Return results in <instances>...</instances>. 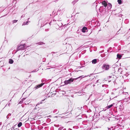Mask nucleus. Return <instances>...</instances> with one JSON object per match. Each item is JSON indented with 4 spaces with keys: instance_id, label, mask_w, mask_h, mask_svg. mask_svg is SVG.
Listing matches in <instances>:
<instances>
[{
    "instance_id": "obj_46",
    "label": "nucleus",
    "mask_w": 130,
    "mask_h": 130,
    "mask_svg": "<svg viewBox=\"0 0 130 130\" xmlns=\"http://www.w3.org/2000/svg\"><path fill=\"white\" fill-rule=\"evenodd\" d=\"M51 22L50 23H49V24H50V23H51Z\"/></svg>"
},
{
    "instance_id": "obj_43",
    "label": "nucleus",
    "mask_w": 130,
    "mask_h": 130,
    "mask_svg": "<svg viewBox=\"0 0 130 130\" xmlns=\"http://www.w3.org/2000/svg\"><path fill=\"white\" fill-rule=\"evenodd\" d=\"M97 80V81H96V82H98V80Z\"/></svg>"
},
{
    "instance_id": "obj_51",
    "label": "nucleus",
    "mask_w": 130,
    "mask_h": 130,
    "mask_svg": "<svg viewBox=\"0 0 130 130\" xmlns=\"http://www.w3.org/2000/svg\"><path fill=\"white\" fill-rule=\"evenodd\" d=\"M129 30H130V29H129Z\"/></svg>"
},
{
    "instance_id": "obj_25",
    "label": "nucleus",
    "mask_w": 130,
    "mask_h": 130,
    "mask_svg": "<svg viewBox=\"0 0 130 130\" xmlns=\"http://www.w3.org/2000/svg\"><path fill=\"white\" fill-rule=\"evenodd\" d=\"M11 113H9L8 115H7V116L6 117V118H7V119H9V116H11Z\"/></svg>"
},
{
    "instance_id": "obj_16",
    "label": "nucleus",
    "mask_w": 130,
    "mask_h": 130,
    "mask_svg": "<svg viewBox=\"0 0 130 130\" xmlns=\"http://www.w3.org/2000/svg\"><path fill=\"white\" fill-rule=\"evenodd\" d=\"M117 58H118L120 59L122 57V55L119 54H118L117 55Z\"/></svg>"
},
{
    "instance_id": "obj_11",
    "label": "nucleus",
    "mask_w": 130,
    "mask_h": 130,
    "mask_svg": "<svg viewBox=\"0 0 130 130\" xmlns=\"http://www.w3.org/2000/svg\"><path fill=\"white\" fill-rule=\"evenodd\" d=\"M87 30V28L86 27H84L82 29V31L83 32H85L86 30Z\"/></svg>"
},
{
    "instance_id": "obj_29",
    "label": "nucleus",
    "mask_w": 130,
    "mask_h": 130,
    "mask_svg": "<svg viewBox=\"0 0 130 130\" xmlns=\"http://www.w3.org/2000/svg\"><path fill=\"white\" fill-rule=\"evenodd\" d=\"M118 15L119 17H121L123 15L121 14H120L119 13L118 14Z\"/></svg>"
},
{
    "instance_id": "obj_35",
    "label": "nucleus",
    "mask_w": 130,
    "mask_h": 130,
    "mask_svg": "<svg viewBox=\"0 0 130 130\" xmlns=\"http://www.w3.org/2000/svg\"><path fill=\"white\" fill-rule=\"evenodd\" d=\"M61 20L60 19L59 20H57V21H61Z\"/></svg>"
},
{
    "instance_id": "obj_9",
    "label": "nucleus",
    "mask_w": 130,
    "mask_h": 130,
    "mask_svg": "<svg viewBox=\"0 0 130 130\" xmlns=\"http://www.w3.org/2000/svg\"><path fill=\"white\" fill-rule=\"evenodd\" d=\"M62 23H61L58 24H57L56 25V28L58 29L59 30H61V27H62Z\"/></svg>"
},
{
    "instance_id": "obj_23",
    "label": "nucleus",
    "mask_w": 130,
    "mask_h": 130,
    "mask_svg": "<svg viewBox=\"0 0 130 130\" xmlns=\"http://www.w3.org/2000/svg\"><path fill=\"white\" fill-rule=\"evenodd\" d=\"M108 130H114L113 127L112 126L110 128L107 127Z\"/></svg>"
},
{
    "instance_id": "obj_1",
    "label": "nucleus",
    "mask_w": 130,
    "mask_h": 130,
    "mask_svg": "<svg viewBox=\"0 0 130 130\" xmlns=\"http://www.w3.org/2000/svg\"><path fill=\"white\" fill-rule=\"evenodd\" d=\"M122 93V96L124 98V101L126 102L128 101L129 100H130V97L129 96L128 93L124 92L123 91Z\"/></svg>"
},
{
    "instance_id": "obj_7",
    "label": "nucleus",
    "mask_w": 130,
    "mask_h": 130,
    "mask_svg": "<svg viewBox=\"0 0 130 130\" xmlns=\"http://www.w3.org/2000/svg\"><path fill=\"white\" fill-rule=\"evenodd\" d=\"M44 84V83H42L40 84H38V85H36L34 88V89L35 90L36 89H38V88L42 87Z\"/></svg>"
},
{
    "instance_id": "obj_17",
    "label": "nucleus",
    "mask_w": 130,
    "mask_h": 130,
    "mask_svg": "<svg viewBox=\"0 0 130 130\" xmlns=\"http://www.w3.org/2000/svg\"><path fill=\"white\" fill-rule=\"evenodd\" d=\"M44 43L43 42H40L38 43H36L35 44H38L39 45H42L43 44H44Z\"/></svg>"
},
{
    "instance_id": "obj_28",
    "label": "nucleus",
    "mask_w": 130,
    "mask_h": 130,
    "mask_svg": "<svg viewBox=\"0 0 130 130\" xmlns=\"http://www.w3.org/2000/svg\"><path fill=\"white\" fill-rule=\"evenodd\" d=\"M17 21H18L17 20H13L12 21V23H16L17 22Z\"/></svg>"
},
{
    "instance_id": "obj_20",
    "label": "nucleus",
    "mask_w": 130,
    "mask_h": 130,
    "mask_svg": "<svg viewBox=\"0 0 130 130\" xmlns=\"http://www.w3.org/2000/svg\"><path fill=\"white\" fill-rule=\"evenodd\" d=\"M64 83L66 85H68V84H69V82L68 80H65L64 81Z\"/></svg>"
},
{
    "instance_id": "obj_27",
    "label": "nucleus",
    "mask_w": 130,
    "mask_h": 130,
    "mask_svg": "<svg viewBox=\"0 0 130 130\" xmlns=\"http://www.w3.org/2000/svg\"><path fill=\"white\" fill-rule=\"evenodd\" d=\"M28 21L26 22H24L23 24V25H27L28 23Z\"/></svg>"
},
{
    "instance_id": "obj_45",
    "label": "nucleus",
    "mask_w": 130,
    "mask_h": 130,
    "mask_svg": "<svg viewBox=\"0 0 130 130\" xmlns=\"http://www.w3.org/2000/svg\"><path fill=\"white\" fill-rule=\"evenodd\" d=\"M58 125V126L57 127H58L59 126V125Z\"/></svg>"
},
{
    "instance_id": "obj_34",
    "label": "nucleus",
    "mask_w": 130,
    "mask_h": 130,
    "mask_svg": "<svg viewBox=\"0 0 130 130\" xmlns=\"http://www.w3.org/2000/svg\"><path fill=\"white\" fill-rule=\"evenodd\" d=\"M112 76H109V77L110 78H111V77L112 78Z\"/></svg>"
},
{
    "instance_id": "obj_32",
    "label": "nucleus",
    "mask_w": 130,
    "mask_h": 130,
    "mask_svg": "<svg viewBox=\"0 0 130 130\" xmlns=\"http://www.w3.org/2000/svg\"><path fill=\"white\" fill-rule=\"evenodd\" d=\"M104 52V50H103L101 51H100V53H102V52Z\"/></svg>"
},
{
    "instance_id": "obj_50",
    "label": "nucleus",
    "mask_w": 130,
    "mask_h": 130,
    "mask_svg": "<svg viewBox=\"0 0 130 130\" xmlns=\"http://www.w3.org/2000/svg\"><path fill=\"white\" fill-rule=\"evenodd\" d=\"M10 101H11V100H10Z\"/></svg>"
},
{
    "instance_id": "obj_49",
    "label": "nucleus",
    "mask_w": 130,
    "mask_h": 130,
    "mask_svg": "<svg viewBox=\"0 0 130 130\" xmlns=\"http://www.w3.org/2000/svg\"><path fill=\"white\" fill-rule=\"evenodd\" d=\"M29 19V18H28V19Z\"/></svg>"
},
{
    "instance_id": "obj_8",
    "label": "nucleus",
    "mask_w": 130,
    "mask_h": 130,
    "mask_svg": "<svg viewBox=\"0 0 130 130\" xmlns=\"http://www.w3.org/2000/svg\"><path fill=\"white\" fill-rule=\"evenodd\" d=\"M49 19V18H45L42 19H40L39 21V22H41L42 20H43V23H44L45 22L48 21Z\"/></svg>"
},
{
    "instance_id": "obj_26",
    "label": "nucleus",
    "mask_w": 130,
    "mask_h": 130,
    "mask_svg": "<svg viewBox=\"0 0 130 130\" xmlns=\"http://www.w3.org/2000/svg\"><path fill=\"white\" fill-rule=\"evenodd\" d=\"M57 109H55L53 111V112L54 113H57L58 112H57Z\"/></svg>"
},
{
    "instance_id": "obj_38",
    "label": "nucleus",
    "mask_w": 130,
    "mask_h": 130,
    "mask_svg": "<svg viewBox=\"0 0 130 130\" xmlns=\"http://www.w3.org/2000/svg\"><path fill=\"white\" fill-rule=\"evenodd\" d=\"M68 130H72V129L69 128L68 129Z\"/></svg>"
},
{
    "instance_id": "obj_14",
    "label": "nucleus",
    "mask_w": 130,
    "mask_h": 130,
    "mask_svg": "<svg viewBox=\"0 0 130 130\" xmlns=\"http://www.w3.org/2000/svg\"><path fill=\"white\" fill-rule=\"evenodd\" d=\"M14 61L13 60L11 59H10L9 60V63L10 64H12L13 63Z\"/></svg>"
},
{
    "instance_id": "obj_15",
    "label": "nucleus",
    "mask_w": 130,
    "mask_h": 130,
    "mask_svg": "<svg viewBox=\"0 0 130 130\" xmlns=\"http://www.w3.org/2000/svg\"><path fill=\"white\" fill-rule=\"evenodd\" d=\"M58 130H66L65 128H64V127L62 126L60 127L58 129Z\"/></svg>"
},
{
    "instance_id": "obj_39",
    "label": "nucleus",
    "mask_w": 130,
    "mask_h": 130,
    "mask_svg": "<svg viewBox=\"0 0 130 130\" xmlns=\"http://www.w3.org/2000/svg\"><path fill=\"white\" fill-rule=\"evenodd\" d=\"M25 98H23L22 99H23V100H25Z\"/></svg>"
},
{
    "instance_id": "obj_22",
    "label": "nucleus",
    "mask_w": 130,
    "mask_h": 130,
    "mask_svg": "<svg viewBox=\"0 0 130 130\" xmlns=\"http://www.w3.org/2000/svg\"><path fill=\"white\" fill-rule=\"evenodd\" d=\"M78 0H74L72 2V3L74 5L78 1Z\"/></svg>"
},
{
    "instance_id": "obj_24",
    "label": "nucleus",
    "mask_w": 130,
    "mask_h": 130,
    "mask_svg": "<svg viewBox=\"0 0 130 130\" xmlns=\"http://www.w3.org/2000/svg\"><path fill=\"white\" fill-rule=\"evenodd\" d=\"M118 2L120 4H121L122 3V1L121 0H118Z\"/></svg>"
},
{
    "instance_id": "obj_19",
    "label": "nucleus",
    "mask_w": 130,
    "mask_h": 130,
    "mask_svg": "<svg viewBox=\"0 0 130 130\" xmlns=\"http://www.w3.org/2000/svg\"><path fill=\"white\" fill-rule=\"evenodd\" d=\"M118 71L119 72H120V73L122 74V69H121V68H119L118 70Z\"/></svg>"
},
{
    "instance_id": "obj_3",
    "label": "nucleus",
    "mask_w": 130,
    "mask_h": 130,
    "mask_svg": "<svg viewBox=\"0 0 130 130\" xmlns=\"http://www.w3.org/2000/svg\"><path fill=\"white\" fill-rule=\"evenodd\" d=\"M100 12L103 14H104L106 13V12H108L106 7H104L103 6L100 7L99 9Z\"/></svg>"
},
{
    "instance_id": "obj_5",
    "label": "nucleus",
    "mask_w": 130,
    "mask_h": 130,
    "mask_svg": "<svg viewBox=\"0 0 130 130\" xmlns=\"http://www.w3.org/2000/svg\"><path fill=\"white\" fill-rule=\"evenodd\" d=\"M25 45V44L22 45H18L17 47L16 52L20 50H24L26 48Z\"/></svg>"
},
{
    "instance_id": "obj_36",
    "label": "nucleus",
    "mask_w": 130,
    "mask_h": 130,
    "mask_svg": "<svg viewBox=\"0 0 130 130\" xmlns=\"http://www.w3.org/2000/svg\"><path fill=\"white\" fill-rule=\"evenodd\" d=\"M41 81L42 82H44V80L43 79H42L41 80Z\"/></svg>"
},
{
    "instance_id": "obj_10",
    "label": "nucleus",
    "mask_w": 130,
    "mask_h": 130,
    "mask_svg": "<svg viewBox=\"0 0 130 130\" xmlns=\"http://www.w3.org/2000/svg\"><path fill=\"white\" fill-rule=\"evenodd\" d=\"M112 5L110 3H108V5L106 6L107 9H108V11L110 10L111 8Z\"/></svg>"
},
{
    "instance_id": "obj_18",
    "label": "nucleus",
    "mask_w": 130,
    "mask_h": 130,
    "mask_svg": "<svg viewBox=\"0 0 130 130\" xmlns=\"http://www.w3.org/2000/svg\"><path fill=\"white\" fill-rule=\"evenodd\" d=\"M113 104H112L109 105L107 106L106 107L107 108V109L110 108L113 106Z\"/></svg>"
},
{
    "instance_id": "obj_12",
    "label": "nucleus",
    "mask_w": 130,
    "mask_h": 130,
    "mask_svg": "<svg viewBox=\"0 0 130 130\" xmlns=\"http://www.w3.org/2000/svg\"><path fill=\"white\" fill-rule=\"evenodd\" d=\"M102 5H103V7H106L107 4V3L105 1L102 2Z\"/></svg>"
},
{
    "instance_id": "obj_40",
    "label": "nucleus",
    "mask_w": 130,
    "mask_h": 130,
    "mask_svg": "<svg viewBox=\"0 0 130 130\" xmlns=\"http://www.w3.org/2000/svg\"><path fill=\"white\" fill-rule=\"evenodd\" d=\"M2 7H0V10L2 9Z\"/></svg>"
},
{
    "instance_id": "obj_42",
    "label": "nucleus",
    "mask_w": 130,
    "mask_h": 130,
    "mask_svg": "<svg viewBox=\"0 0 130 130\" xmlns=\"http://www.w3.org/2000/svg\"><path fill=\"white\" fill-rule=\"evenodd\" d=\"M111 48V47H110L109 48V49H110Z\"/></svg>"
},
{
    "instance_id": "obj_21",
    "label": "nucleus",
    "mask_w": 130,
    "mask_h": 130,
    "mask_svg": "<svg viewBox=\"0 0 130 130\" xmlns=\"http://www.w3.org/2000/svg\"><path fill=\"white\" fill-rule=\"evenodd\" d=\"M22 125V123L21 122H19L18 125V126L19 127H20Z\"/></svg>"
},
{
    "instance_id": "obj_37",
    "label": "nucleus",
    "mask_w": 130,
    "mask_h": 130,
    "mask_svg": "<svg viewBox=\"0 0 130 130\" xmlns=\"http://www.w3.org/2000/svg\"><path fill=\"white\" fill-rule=\"evenodd\" d=\"M44 100H42V101H41V103H42V102L43 101H44Z\"/></svg>"
},
{
    "instance_id": "obj_41",
    "label": "nucleus",
    "mask_w": 130,
    "mask_h": 130,
    "mask_svg": "<svg viewBox=\"0 0 130 130\" xmlns=\"http://www.w3.org/2000/svg\"><path fill=\"white\" fill-rule=\"evenodd\" d=\"M35 72V71H32V72Z\"/></svg>"
},
{
    "instance_id": "obj_47",
    "label": "nucleus",
    "mask_w": 130,
    "mask_h": 130,
    "mask_svg": "<svg viewBox=\"0 0 130 130\" xmlns=\"http://www.w3.org/2000/svg\"><path fill=\"white\" fill-rule=\"evenodd\" d=\"M4 10V9L3 10H2V11H3Z\"/></svg>"
},
{
    "instance_id": "obj_4",
    "label": "nucleus",
    "mask_w": 130,
    "mask_h": 130,
    "mask_svg": "<svg viewBox=\"0 0 130 130\" xmlns=\"http://www.w3.org/2000/svg\"><path fill=\"white\" fill-rule=\"evenodd\" d=\"M83 76H79V77H77L76 78H70L68 80L69 82V84H70L72 82L74 81H75L77 80H78V81H80V80L83 78L84 77H83Z\"/></svg>"
},
{
    "instance_id": "obj_6",
    "label": "nucleus",
    "mask_w": 130,
    "mask_h": 130,
    "mask_svg": "<svg viewBox=\"0 0 130 130\" xmlns=\"http://www.w3.org/2000/svg\"><path fill=\"white\" fill-rule=\"evenodd\" d=\"M102 67L103 69H104L106 70H107L109 69V64H103Z\"/></svg>"
},
{
    "instance_id": "obj_44",
    "label": "nucleus",
    "mask_w": 130,
    "mask_h": 130,
    "mask_svg": "<svg viewBox=\"0 0 130 130\" xmlns=\"http://www.w3.org/2000/svg\"><path fill=\"white\" fill-rule=\"evenodd\" d=\"M108 51H109V50H107V51L108 52Z\"/></svg>"
},
{
    "instance_id": "obj_48",
    "label": "nucleus",
    "mask_w": 130,
    "mask_h": 130,
    "mask_svg": "<svg viewBox=\"0 0 130 130\" xmlns=\"http://www.w3.org/2000/svg\"><path fill=\"white\" fill-rule=\"evenodd\" d=\"M93 86H95V85H93Z\"/></svg>"
},
{
    "instance_id": "obj_2",
    "label": "nucleus",
    "mask_w": 130,
    "mask_h": 130,
    "mask_svg": "<svg viewBox=\"0 0 130 130\" xmlns=\"http://www.w3.org/2000/svg\"><path fill=\"white\" fill-rule=\"evenodd\" d=\"M122 91L123 90H119L118 89H117L113 91V92H111V94L115 95V97H116L119 95L121 94V92H122Z\"/></svg>"
},
{
    "instance_id": "obj_33",
    "label": "nucleus",
    "mask_w": 130,
    "mask_h": 130,
    "mask_svg": "<svg viewBox=\"0 0 130 130\" xmlns=\"http://www.w3.org/2000/svg\"><path fill=\"white\" fill-rule=\"evenodd\" d=\"M48 30V29H46L45 30V31H47Z\"/></svg>"
},
{
    "instance_id": "obj_30",
    "label": "nucleus",
    "mask_w": 130,
    "mask_h": 130,
    "mask_svg": "<svg viewBox=\"0 0 130 130\" xmlns=\"http://www.w3.org/2000/svg\"><path fill=\"white\" fill-rule=\"evenodd\" d=\"M11 130H13V129L14 130V127L13 126L12 128H11Z\"/></svg>"
},
{
    "instance_id": "obj_13",
    "label": "nucleus",
    "mask_w": 130,
    "mask_h": 130,
    "mask_svg": "<svg viewBox=\"0 0 130 130\" xmlns=\"http://www.w3.org/2000/svg\"><path fill=\"white\" fill-rule=\"evenodd\" d=\"M97 59H94L92 61V63L93 64H95L97 62Z\"/></svg>"
},
{
    "instance_id": "obj_31",
    "label": "nucleus",
    "mask_w": 130,
    "mask_h": 130,
    "mask_svg": "<svg viewBox=\"0 0 130 130\" xmlns=\"http://www.w3.org/2000/svg\"><path fill=\"white\" fill-rule=\"evenodd\" d=\"M24 16H25V15H22V16H21V18H22L23 17H24Z\"/></svg>"
}]
</instances>
